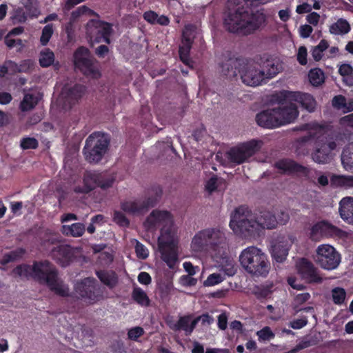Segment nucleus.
I'll list each match as a JSON object with an SVG mask.
<instances>
[{"instance_id":"f257e3e1","label":"nucleus","mask_w":353,"mask_h":353,"mask_svg":"<svg viewBox=\"0 0 353 353\" xmlns=\"http://www.w3.org/2000/svg\"><path fill=\"white\" fill-rule=\"evenodd\" d=\"M277 225V219L270 211L261 212L255 216L246 205L236 208L231 215L230 227L239 231L245 237L259 236L264 229H273Z\"/></svg>"},{"instance_id":"f03ea898","label":"nucleus","mask_w":353,"mask_h":353,"mask_svg":"<svg viewBox=\"0 0 353 353\" xmlns=\"http://www.w3.org/2000/svg\"><path fill=\"white\" fill-rule=\"evenodd\" d=\"M147 222L151 228H160L158 247L161 258L170 268L173 269L178 262V251L173 240V220L170 212L153 210Z\"/></svg>"},{"instance_id":"7ed1b4c3","label":"nucleus","mask_w":353,"mask_h":353,"mask_svg":"<svg viewBox=\"0 0 353 353\" xmlns=\"http://www.w3.org/2000/svg\"><path fill=\"white\" fill-rule=\"evenodd\" d=\"M267 17L263 10L250 12L248 7L236 6L223 13V26L232 33L248 35L265 26Z\"/></svg>"},{"instance_id":"20e7f679","label":"nucleus","mask_w":353,"mask_h":353,"mask_svg":"<svg viewBox=\"0 0 353 353\" xmlns=\"http://www.w3.org/2000/svg\"><path fill=\"white\" fill-rule=\"evenodd\" d=\"M13 272L19 276H31L41 284H46L56 294L65 297L68 289L59 282V273L56 267L47 260L34 261L32 265L22 264L17 265Z\"/></svg>"},{"instance_id":"39448f33","label":"nucleus","mask_w":353,"mask_h":353,"mask_svg":"<svg viewBox=\"0 0 353 353\" xmlns=\"http://www.w3.org/2000/svg\"><path fill=\"white\" fill-rule=\"evenodd\" d=\"M223 232L216 228H208L198 232L191 242L194 252L209 253L216 263L225 259L228 248Z\"/></svg>"},{"instance_id":"423d86ee","label":"nucleus","mask_w":353,"mask_h":353,"mask_svg":"<svg viewBox=\"0 0 353 353\" xmlns=\"http://www.w3.org/2000/svg\"><path fill=\"white\" fill-rule=\"evenodd\" d=\"M239 262L244 270L253 276L266 277L270 270L268 255L256 246L243 249L239 255Z\"/></svg>"},{"instance_id":"0eeeda50","label":"nucleus","mask_w":353,"mask_h":353,"mask_svg":"<svg viewBox=\"0 0 353 353\" xmlns=\"http://www.w3.org/2000/svg\"><path fill=\"white\" fill-rule=\"evenodd\" d=\"M110 141L109 137L104 133L94 132L90 134L83 150L85 160L89 163L99 162L108 152Z\"/></svg>"},{"instance_id":"6e6552de","label":"nucleus","mask_w":353,"mask_h":353,"mask_svg":"<svg viewBox=\"0 0 353 353\" xmlns=\"http://www.w3.org/2000/svg\"><path fill=\"white\" fill-rule=\"evenodd\" d=\"M314 141L315 150L312 153L313 161L319 164H325L330 161L331 152L336 148V143L325 136H319L315 139V136L310 133L300 137L298 142L304 144Z\"/></svg>"},{"instance_id":"1a4fd4ad","label":"nucleus","mask_w":353,"mask_h":353,"mask_svg":"<svg viewBox=\"0 0 353 353\" xmlns=\"http://www.w3.org/2000/svg\"><path fill=\"white\" fill-rule=\"evenodd\" d=\"M114 181V176L108 173L87 171L83 175V185H76L74 192L77 194H88L96 187L107 190L112 186Z\"/></svg>"},{"instance_id":"9d476101","label":"nucleus","mask_w":353,"mask_h":353,"mask_svg":"<svg viewBox=\"0 0 353 353\" xmlns=\"http://www.w3.org/2000/svg\"><path fill=\"white\" fill-rule=\"evenodd\" d=\"M112 24L100 19H91L85 26V34L91 42L111 43V36L114 32Z\"/></svg>"},{"instance_id":"9b49d317","label":"nucleus","mask_w":353,"mask_h":353,"mask_svg":"<svg viewBox=\"0 0 353 353\" xmlns=\"http://www.w3.org/2000/svg\"><path fill=\"white\" fill-rule=\"evenodd\" d=\"M74 291L79 298L89 304H94L103 299V290L93 277H86L77 282Z\"/></svg>"},{"instance_id":"f8f14e48","label":"nucleus","mask_w":353,"mask_h":353,"mask_svg":"<svg viewBox=\"0 0 353 353\" xmlns=\"http://www.w3.org/2000/svg\"><path fill=\"white\" fill-rule=\"evenodd\" d=\"M259 142L255 139L243 143L231 148L226 153L230 162L236 165L242 164L252 157L259 149Z\"/></svg>"},{"instance_id":"ddd939ff","label":"nucleus","mask_w":353,"mask_h":353,"mask_svg":"<svg viewBox=\"0 0 353 353\" xmlns=\"http://www.w3.org/2000/svg\"><path fill=\"white\" fill-rule=\"evenodd\" d=\"M341 259V254L332 245L323 244L316 249V261L324 270L336 269L340 264Z\"/></svg>"},{"instance_id":"4468645a","label":"nucleus","mask_w":353,"mask_h":353,"mask_svg":"<svg viewBox=\"0 0 353 353\" xmlns=\"http://www.w3.org/2000/svg\"><path fill=\"white\" fill-rule=\"evenodd\" d=\"M345 232L331 223L323 221L314 224L310 230V237L313 241H319L323 236L343 237Z\"/></svg>"},{"instance_id":"2eb2a0df","label":"nucleus","mask_w":353,"mask_h":353,"mask_svg":"<svg viewBox=\"0 0 353 353\" xmlns=\"http://www.w3.org/2000/svg\"><path fill=\"white\" fill-rule=\"evenodd\" d=\"M74 59L75 66L84 74L92 75L96 73L90 51L86 47H79L74 53Z\"/></svg>"},{"instance_id":"dca6fc26","label":"nucleus","mask_w":353,"mask_h":353,"mask_svg":"<svg viewBox=\"0 0 353 353\" xmlns=\"http://www.w3.org/2000/svg\"><path fill=\"white\" fill-rule=\"evenodd\" d=\"M296 238L293 235H283L278 236L276 242L272 246L271 254L277 263L283 262L288 255L289 250Z\"/></svg>"},{"instance_id":"f3484780","label":"nucleus","mask_w":353,"mask_h":353,"mask_svg":"<svg viewBox=\"0 0 353 353\" xmlns=\"http://www.w3.org/2000/svg\"><path fill=\"white\" fill-rule=\"evenodd\" d=\"M254 61L261 68V70L265 72L267 79L273 78L282 70V65L279 63V61L276 58H273L268 53L256 56L254 59Z\"/></svg>"},{"instance_id":"a211bd4d","label":"nucleus","mask_w":353,"mask_h":353,"mask_svg":"<svg viewBox=\"0 0 353 353\" xmlns=\"http://www.w3.org/2000/svg\"><path fill=\"white\" fill-rule=\"evenodd\" d=\"M155 199L148 197L145 199L125 201L121 203V209L130 214H143L155 205Z\"/></svg>"},{"instance_id":"6ab92c4d","label":"nucleus","mask_w":353,"mask_h":353,"mask_svg":"<svg viewBox=\"0 0 353 353\" xmlns=\"http://www.w3.org/2000/svg\"><path fill=\"white\" fill-rule=\"evenodd\" d=\"M298 273L307 283H321L322 277L314 265L305 258L301 259L298 264Z\"/></svg>"},{"instance_id":"aec40b11","label":"nucleus","mask_w":353,"mask_h":353,"mask_svg":"<svg viewBox=\"0 0 353 353\" xmlns=\"http://www.w3.org/2000/svg\"><path fill=\"white\" fill-rule=\"evenodd\" d=\"M240 76L242 81L250 86H257L266 83L265 72L252 65H243Z\"/></svg>"},{"instance_id":"412c9836","label":"nucleus","mask_w":353,"mask_h":353,"mask_svg":"<svg viewBox=\"0 0 353 353\" xmlns=\"http://www.w3.org/2000/svg\"><path fill=\"white\" fill-rule=\"evenodd\" d=\"M50 255L62 267H66L73 261L74 254L72 248L69 245L61 244L54 247Z\"/></svg>"},{"instance_id":"4be33fe9","label":"nucleus","mask_w":353,"mask_h":353,"mask_svg":"<svg viewBox=\"0 0 353 353\" xmlns=\"http://www.w3.org/2000/svg\"><path fill=\"white\" fill-rule=\"evenodd\" d=\"M275 108L279 127L294 122L299 114L297 105L293 103Z\"/></svg>"},{"instance_id":"5701e85b","label":"nucleus","mask_w":353,"mask_h":353,"mask_svg":"<svg viewBox=\"0 0 353 353\" xmlns=\"http://www.w3.org/2000/svg\"><path fill=\"white\" fill-rule=\"evenodd\" d=\"M274 167L279 170V173L291 174L294 173H303L307 174L308 169L290 159H282L275 162Z\"/></svg>"},{"instance_id":"b1692460","label":"nucleus","mask_w":353,"mask_h":353,"mask_svg":"<svg viewBox=\"0 0 353 353\" xmlns=\"http://www.w3.org/2000/svg\"><path fill=\"white\" fill-rule=\"evenodd\" d=\"M255 119L256 123L263 128L272 129L279 127L276 108L267 109L259 112Z\"/></svg>"},{"instance_id":"393cba45","label":"nucleus","mask_w":353,"mask_h":353,"mask_svg":"<svg viewBox=\"0 0 353 353\" xmlns=\"http://www.w3.org/2000/svg\"><path fill=\"white\" fill-rule=\"evenodd\" d=\"M243 63V61L239 59L230 57L220 64L221 72L224 76L235 77L240 74Z\"/></svg>"},{"instance_id":"a878e982","label":"nucleus","mask_w":353,"mask_h":353,"mask_svg":"<svg viewBox=\"0 0 353 353\" xmlns=\"http://www.w3.org/2000/svg\"><path fill=\"white\" fill-rule=\"evenodd\" d=\"M86 91V88L81 84H75L72 87L65 86L62 90L65 101L70 106L77 103L81 99Z\"/></svg>"},{"instance_id":"bb28decb","label":"nucleus","mask_w":353,"mask_h":353,"mask_svg":"<svg viewBox=\"0 0 353 353\" xmlns=\"http://www.w3.org/2000/svg\"><path fill=\"white\" fill-rule=\"evenodd\" d=\"M339 211L341 219L353 225V197L343 198L339 202Z\"/></svg>"},{"instance_id":"cd10ccee","label":"nucleus","mask_w":353,"mask_h":353,"mask_svg":"<svg viewBox=\"0 0 353 353\" xmlns=\"http://www.w3.org/2000/svg\"><path fill=\"white\" fill-rule=\"evenodd\" d=\"M294 101L299 103L301 107L309 112H312L316 107V101L314 97L306 92H295Z\"/></svg>"},{"instance_id":"c85d7f7f","label":"nucleus","mask_w":353,"mask_h":353,"mask_svg":"<svg viewBox=\"0 0 353 353\" xmlns=\"http://www.w3.org/2000/svg\"><path fill=\"white\" fill-rule=\"evenodd\" d=\"M96 275L104 285L109 288H114L118 283V276L114 271L98 270Z\"/></svg>"},{"instance_id":"c756f323","label":"nucleus","mask_w":353,"mask_h":353,"mask_svg":"<svg viewBox=\"0 0 353 353\" xmlns=\"http://www.w3.org/2000/svg\"><path fill=\"white\" fill-rule=\"evenodd\" d=\"M85 230V225L81 223H75L70 225H63L61 228V232L63 234L73 237L81 236Z\"/></svg>"},{"instance_id":"7c9ffc66","label":"nucleus","mask_w":353,"mask_h":353,"mask_svg":"<svg viewBox=\"0 0 353 353\" xmlns=\"http://www.w3.org/2000/svg\"><path fill=\"white\" fill-rule=\"evenodd\" d=\"M350 25L346 19L340 18L330 26V32L335 35H343L350 31Z\"/></svg>"},{"instance_id":"2f4dec72","label":"nucleus","mask_w":353,"mask_h":353,"mask_svg":"<svg viewBox=\"0 0 353 353\" xmlns=\"http://www.w3.org/2000/svg\"><path fill=\"white\" fill-rule=\"evenodd\" d=\"M294 96L295 92L283 90L274 94L272 96V100L273 102L281 105L280 106H283L288 101L292 103Z\"/></svg>"},{"instance_id":"473e14b6","label":"nucleus","mask_w":353,"mask_h":353,"mask_svg":"<svg viewBox=\"0 0 353 353\" xmlns=\"http://www.w3.org/2000/svg\"><path fill=\"white\" fill-rule=\"evenodd\" d=\"M132 299L142 307H148L150 305V299L146 292L139 287H134L133 288Z\"/></svg>"},{"instance_id":"72a5a7b5","label":"nucleus","mask_w":353,"mask_h":353,"mask_svg":"<svg viewBox=\"0 0 353 353\" xmlns=\"http://www.w3.org/2000/svg\"><path fill=\"white\" fill-rule=\"evenodd\" d=\"M330 182L332 186L353 188V176L333 174Z\"/></svg>"},{"instance_id":"f704fd0d","label":"nucleus","mask_w":353,"mask_h":353,"mask_svg":"<svg viewBox=\"0 0 353 353\" xmlns=\"http://www.w3.org/2000/svg\"><path fill=\"white\" fill-rule=\"evenodd\" d=\"M341 162L345 170L353 168V142L347 144L341 154Z\"/></svg>"},{"instance_id":"c9c22d12","label":"nucleus","mask_w":353,"mask_h":353,"mask_svg":"<svg viewBox=\"0 0 353 353\" xmlns=\"http://www.w3.org/2000/svg\"><path fill=\"white\" fill-rule=\"evenodd\" d=\"M25 253L26 250L22 248L5 253L0 260V264L2 265H6L9 263L16 261L21 259Z\"/></svg>"},{"instance_id":"e433bc0d","label":"nucleus","mask_w":353,"mask_h":353,"mask_svg":"<svg viewBox=\"0 0 353 353\" xmlns=\"http://www.w3.org/2000/svg\"><path fill=\"white\" fill-rule=\"evenodd\" d=\"M308 79L313 86L321 85L325 81L323 71L320 68H313L309 71Z\"/></svg>"},{"instance_id":"4c0bfd02","label":"nucleus","mask_w":353,"mask_h":353,"mask_svg":"<svg viewBox=\"0 0 353 353\" xmlns=\"http://www.w3.org/2000/svg\"><path fill=\"white\" fill-rule=\"evenodd\" d=\"M192 315L188 314L181 316L174 325L175 330H183L185 332V335L189 336L192 332L190 331V321Z\"/></svg>"},{"instance_id":"58836bf2","label":"nucleus","mask_w":353,"mask_h":353,"mask_svg":"<svg viewBox=\"0 0 353 353\" xmlns=\"http://www.w3.org/2000/svg\"><path fill=\"white\" fill-rule=\"evenodd\" d=\"M37 104V98L32 94H26L21 101L19 108L22 112L32 110Z\"/></svg>"},{"instance_id":"ea45409f","label":"nucleus","mask_w":353,"mask_h":353,"mask_svg":"<svg viewBox=\"0 0 353 353\" xmlns=\"http://www.w3.org/2000/svg\"><path fill=\"white\" fill-rule=\"evenodd\" d=\"M54 61V54L49 48H46L40 52L39 64L43 68L50 66Z\"/></svg>"},{"instance_id":"a19ab883","label":"nucleus","mask_w":353,"mask_h":353,"mask_svg":"<svg viewBox=\"0 0 353 353\" xmlns=\"http://www.w3.org/2000/svg\"><path fill=\"white\" fill-rule=\"evenodd\" d=\"M329 47L328 42L322 39L319 43L312 50V56L316 61H320L323 57V52Z\"/></svg>"},{"instance_id":"79ce46f5","label":"nucleus","mask_w":353,"mask_h":353,"mask_svg":"<svg viewBox=\"0 0 353 353\" xmlns=\"http://www.w3.org/2000/svg\"><path fill=\"white\" fill-rule=\"evenodd\" d=\"M24 8L30 17H37L39 14L37 0H24Z\"/></svg>"},{"instance_id":"37998d69","label":"nucleus","mask_w":353,"mask_h":353,"mask_svg":"<svg viewBox=\"0 0 353 353\" xmlns=\"http://www.w3.org/2000/svg\"><path fill=\"white\" fill-rule=\"evenodd\" d=\"M30 60H23L19 65L12 60H7L5 61L8 71L10 70L13 73L26 72L25 66L28 65Z\"/></svg>"},{"instance_id":"c03bdc74","label":"nucleus","mask_w":353,"mask_h":353,"mask_svg":"<svg viewBox=\"0 0 353 353\" xmlns=\"http://www.w3.org/2000/svg\"><path fill=\"white\" fill-rule=\"evenodd\" d=\"M28 14L21 8L15 9L11 16L13 24L25 23L28 18Z\"/></svg>"},{"instance_id":"a18cd8bd","label":"nucleus","mask_w":353,"mask_h":353,"mask_svg":"<svg viewBox=\"0 0 353 353\" xmlns=\"http://www.w3.org/2000/svg\"><path fill=\"white\" fill-rule=\"evenodd\" d=\"M332 301L336 305L343 303L345 297V290L342 288H335L332 290Z\"/></svg>"},{"instance_id":"49530a36","label":"nucleus","mask_w":353,"mask_h":353,"mask_svg":"<svg viewBox=\"0 0 353 353\" xmlns=\"http://www.w3.org/2000/svg\"><path fill=\"white\" fill-rule=\"evenodd\" d=\"M53 25L52 23L48 24L43 27L40 37V43L42 46H45L48 43L53 34Z\"/></svg>"},{"instance_id":"de8ad7c7","label":"nucleus","mask_w":353,"mask_h":353,"mask_svg":"<svg viewBox=\"0 0 353 353\" xmlns=\"http://www.w3.org/2000/svg\"><path fill=\"white\" fill-rule=\"evenodd\" d=\"M192 43L193 41L190 37H186L185 33H183L182 37V46L179 47V55H190Z\"/></svg>"},{"instance_id":"09e8293b","label":"nucleus","mask_w":353,"mask_h":353,"mask_svg":"<svg viewBox=\"0 0 353 353\" xmlns=\"http://www.w3.org/2000/svg\"><path fill=\"white\" fill-rule=\"evenodd\" d=\"M256 335L258 336L259 341H270L275 336L274 333L269 326H265L261 330L257 331Z\"/></svg>"},{"instance_id":"8fccbe9b","label":"nucleus","mask_w":353,"mask_h":353,"mask_svg":"<svg viewBox=\"0 0 353 353\" xmlns=\"http://www.w3.org/2000/svg\"><path fill=\"white\" fill-rule=\"evenodd\" d=\"M113 221L121 227H128L130 221L123 213L120 211L115 210L112 216Z\"/></svg>"},{"instance_id":"3c124183","label":"nucleus","mask_w":353,"mask_h":353,"mask_svg":"<svg viewBox=\"0 0 353 353\" xmlns=\"http://www.w3.org/2000/svg\"><path fill=\"white\" fill-rule=\"evenodd\" d=\"M20 146L23 150L36 149L39 146V142L34 137H24L21 140Z\"/></svg>"},{"instance_id":"603ef678","label":"nucleus","mask_w":353,"mask_h":353,"mask_svg":"<svg viewBox=\"0 0 353 353\" xmlns=\"http://www.w3.org/2000/svg\"><path fill=\"white\" fill-rule=\"evenodd\" d=\"M271 293L272 291L268 286H256L253 290V294L258 299H266Z\"/></svg>"},{"instance_id":"864d4df0","label":"nucleus","mask_w":353,"mask_h":353,"mask_svg":"<svg viewBox=\"0 0 353 353\" xmlns=\"http://www.w3.org/2000/svg\"><path fill=\"white\" fill-rule=\"evenodd\" d=\"M145 333L143 327L140 326L133 327L128 331V339L134 341H137L138 339L142 336Z\"/></svg>"},{"instance_id":"5fc2aeb1","label":"nucleus","mask_w":353,"mask_h":353,"mask_svg":"<svg viewBox=\"0 0 353 353\" xmlns=\"http://www.w3.org/2000/svg\"><path fill=\"white\" fill-rule=\"evenodd\" d=\"M224 276L219 273H213L210 274L204 281L205 286H213L217 285L224 280Z\"/></svg>"},{"instance_id":"6e6d98bb","label":"nucleus","mask_w":353,"mask_h":353,"mask_svg":"<svg viewBox=\"0 0 353 353\" xmlns=\"http://www.w3.org/2000/svg\"><path fill=\"white\" fill-rule=\"evenodd\" d=\"M316 344V341L313 339L303 338L294 347V351H299L309 347Z\"/></svg>"},{"instance_id":"4d7b16f0","label":"nucleus","mask_w":353,"mask_h":353,"mask_svg":"<svg viewBox=\"0 0 353 353\" xmlns=\"http://www.w3.org/2000/svg\"><path fill=\"white\" fill-rule=\"evenodd\" d=\"M135 252L139 259H145L148 256V250L139 241L137 242L135 245Z\"/></svg>"},{"instance_id":"13d9d810","label":"nucleus","mask_w":353,"mask_h":353,"mask_svg":"<svg viewBox=\"0 0 353 353\" xmlns=\"http://www.w3.org/2000/svg\"><path fill=\"white\" fill-rule=\"evenodd\" d=\"M307 50L306 47H305V46L299 47V48L298 50V53H297L298 62L302 65H306L307 63Z\"/></svg>"},{"instance_id":"bf43d9fd","label":"nucleus","mask_w":353,"mask_h":353,"mask_svg":"<svg viewBox=\"0 0 353 353\" xmlns=\"http://www.w3.org/2000/svg\"><path fill=\"white\" fill-rule=\"evenodd\" d=\"M308 323L307 319L306 316L294 319L290 323V326L294 330H299L305 327Z\"/></svg>"},{"instance_id":"052dcab7","label":"nucleus","mask_w":353,"mask_h":353,"mask_svg":"<svg viewBox=\"0 0 353 353\" xmlns=\"http://www.w3.org/2000/svg\"><path fill=\"white\" fill-rule=\"evenodd\" d=\"M332 105L340 110L346 106V99L343 95H336L332 99Z\"/></svg>"},{"instance_id":"680f3d73","label":"nucleus","mask_w":353,"mask_h":353,"mask_svg":"<svg viewBox=\"0 0 353 353\" xmlns=\"http://www.w3.org/2000/svg\"><path fill=\"white\" fill-rule=\"evenodd\" d=\"M231 261L229 260V258L228 257V253L226 252L225 259L222 262H219L220 264H226V267L224 269V271L225 274L228 276H233L236 273V269L234 268V265L231 264Z\"/></svg>"},{"instance_id":"e2e57ef3","label":"nucleus","mask_w":353,"mask_h":353,"mask_svg":"<svg viewBox=\"0 0 353 353\" xmlns=\"http://www.w3.org/2000/svg\"><path fill=\"white\" fill-rule=\"evenodd\" d=\"M158 14L153 10H148L143 13V17L148 23L150 24H156Z\"/></svg>"},{"instance_id":"0e129e2a","label":"nucleus","mask_w":353,"mask_h":353,"mask_svg":"<svg viewBox=\"0 0 353 353\" xmlns=\"http://www.w3.org/2000/svg\"><path fill=\"white\" fill-rule=\"evenodd\" d=\"M218 327L221 330H225L228 326V315L225 312H223L218 316Z\"/></svg>"},{"instance_id":"69168bd1","label":"nucleus","mask_w":353,"mask_h":353,"mask_svg":"<svg viewBox=\"0 0 353 353\" xmlns=\"http://www.w3.org/2000/svg\"><path fill=\"white\" fill-rule=\"evenodd\" d=\"M138 281L143 285H148L151 283L152 278L146 272H141L138 275Z\"/></svg>"},{"instance_id":"338daca9","label":"nucleus","mask_w":353,"mask_h":353,"mask_svg":"<svg viewBox=\"0 0 353 353\" xmlns=\"http://www.w3.org/2000/svg\"><path fill=\"white\" fill-rule=\"evenodd\" d=\"M183 268L188 273V275L193 276L199 270L198 266H194L191 262L185 261L183 264Z\"/></svg>"},{"instance_id":"774afa93","label":"nucleus","mask_w":353,"mask_h":353,"mask_svg":"<svg viewBox=\"0 0 353 353\" xmlns=\"http://www.w3.org/2000/svg\"><path fill=\"white\" fill-rule=\"evenodd\" d=\"M200 321L202 325H210L214 323V318L208 313H204L199 316Z\"/></svg>"}]
</instances>
